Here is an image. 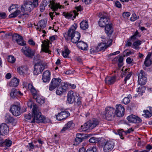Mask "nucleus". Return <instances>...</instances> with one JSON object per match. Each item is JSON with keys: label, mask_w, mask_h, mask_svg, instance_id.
Listing matches in <instances>:
<instances>
[{"label": "nucleus", "mask_w": 152, "mask_h": 152, "mask_svg": "<svg viewBox=\"0 0 152 152\" xmlns=\"http://www.w3.org/2000/svg\"><path fill=\"white\" fill-rule=\"evenodd\" d=\"M32 117L30 114L25 115V121L31 123L36 122L38 123H44L46 121L45 118L41 115V113L37 105H34L32 110Z\"/></svg>", "instance_id": "1"}, {"label": "nucleus", "mask_w": 152, "mask_h": 152, "mask_svg": "<svg viewBox=\"0 0 152 152\" xmlns=\"http://www.w3.org/2000/svg\"><path fill=\"white\" fill-rule=\"evenodd\" d=\"M77 26V24L74 23L69 29L67 32V35L70 38L72 42L74 43H77L80 37V33L75 31Z\"/></svg>", "instance_id": "2"}, {"label": "nucleus", "mask_w": 152, "mask_h": 152, "mask_svg": "<svg viewBox=\"0 0 152 152\" xmlns=\"http://www.w3.org/2000/svg\"><path fill=\"white\" fill-rule=\"evenodd\" d=\"M36 7L32 1L24 0L23 4L21 6L20 9L21 12H24V15H26L28 17L29 16L28 13L31 12Z\"/></svg>", "instance_id": "3"}, {"label": "nucleus", "mask_w": 152, "mask_h": 152, "mask_svg": "<svg viewBox=\"0 0 152 152\" xmlns=\"http://www.w3.org/2000/svg\"><path fill=\"white\" fill-rule=\"evenodd\" d=\"M78 96L77 93H74L72 91H69L67 96V102L71 104L74 102L78 106L80 105L81 104V102L80 98Z\"/></svg>", "instance_id": "4"}, {"label": "nucleus", "mask_w": 152, "mask_h": 152, "mask_svg": "<svg viewBox=\"0 0 152 152\" xmlns=\"http://www.w3.org/2000/svg\"><path fill=\"white\" fill-rule=\"evenodd\" d=\"M99 121L95 118H93L84 124L83 125H82L81 128L83 131H85L88 129H92L98 125Z\"/></svg>", "instance_id": "5"}, {"label": "nucleus", "mask_w": 152, "mask_h": 152, "mask_svg": "<svg viewBox=\"0 0 152 152\" xmlns=\"http://www.w3.org/2000/svg\"><path fill=\"white\" fill-rule=\"evenodd\" d=\"M115 109L114 108L110 107H107L106 108L104 112L105 118L108 121H112L114 118Z\"/></svg>", "instance_id": "6"}, {"label": "nucleus", "mask_w": 152, "mask_h": 152, "mask_svg": "<svg viewBox=\"0 0 152 152\" xmlns=\"http://www.w3.org/2000/svg\"><path fill=\"white\" fill-rule=\"evenodd\" d=\"M110 19L108 15L106 14H104L101 16L99 21V26L101 27H104L109 24Z\"/></svg>", "instance_id": "7"}, {"label": "nucleus", "mask_w": 152, "mask_h": 152, "mask_svg": "<svg viewBox=\"0 0 152 152\" xmlns=\"http://www.w3.org/2000/svg\"><path fill=\"white\" fill-rule=\"evenodd\" d=\"M33 73L35 75L41 73L45 68V65L42 63H37L34 66Z\"/></svg>", "instance_id": "8"}, {"label": "nucleus", "mask_w": 152, "mask_h": 152, "mask_svg": "<svg viewBox=\"0 0 152 152\" xmlns=\"http://www.w3.org/2000/svg\"><path fill=\"white\" fill-rule=\"evenodd\" d=\"M61 81V79L59 78H53L49 86V90L51 91L55 89L59 85Z\"/></svg>", "instance_id": "9"}, {"label": "nucleus", "mask_w": 152, "mask_h": 152, "mask_svg": "<svg viewBox=\"0 0 152 152\" xmlns=\"http://www.w3.org/2000/svg\"><path fill=\"white\" fill-rule=\"evenodd\" d=\"M138 76L139 84L140 85H144L145 84L147 81L146 75L143 70L140 71Z\"/></svg>", "instance_id": "10"}, {"label": "nucleus", "mask_w": 152, "mask_h": 152, "mask_svg": "<svg viewBox=\"0 0 152 152\" xmlns=\"http://www.w3.org/2000/svg\"><path fill=\"white\" fill-rule=\"evenodd\" d=\"M61 86L58 87L56 91V94L58 95H61L65 92L68 88V85L67 83L62 82Z\"/></svg>", "instance_id": "11"}, {"label": "nucleus", "mask_w": 152, "mask_h": 152, "mask_svg": "<svg viewBox=\"0 0 152 152\" xmlns=\"http://www.w3.org/2000/svg\"><path fill=\"white\" fill-rule=\"evenodd\" d=\"M116 109L115 112L116 116L118 117L123 116L125 112L124 107L121 104H119L116 105Z\"/></svg>", "instance_id": "12"}, {"label": "nucleus", "mask_w": 152, "mask_h": 152, "mask_svg": "<svg viewBox=\"0 0 152 152\" xmlns=\"http://www.w3.org/2000/svg\"><path fill=\"white\" fill-rule=\"evenodd\" d=\"M114 146V143L112 141H107L104 145V152H109L111 151L113 148Z\"/></svg>", "instance_id": "13"}, {"label": "nucleus", "mask_w": 152, "mask_h": 152, "mask_svg": "<svg viewBox=\"0 0 152 152\" xmlns=\"http://www.w3.org/2000/svg\"><path fill=\"white\" fill-rule=\"evenodd\" d=\"M20 107L19 105H13L11 106L10 111L12 114L15 116H18L20 114Z\"/></svg>", "instance_id": "14"}, {"label": "nucleus", "mask_w": 152, "mask_h": 152, "mask_svg": "<svg viewBox=\"0 0 152 152\" xmlns=\"http://www.w3.org/2000/svg\"><path fill=\"white\" fill-rule=\"evenodd\" d=\"M42 44L41 45V50L42 51L49 54L51 53L49 48V41L47 40H45L42 42Z\"/></svg>", "instance_id": "15"}, {"label": "nucleus", "mask_w": 152, "mask_h": 152, "mask_svg": "<svg viewBox=\"0 0 152 152\" xmlns=\"http://www.w3.org/2000/svg\"><path fill=\"white\" fill-rule=\"evenodd\" d=\"M23 46L22 49V51L23 53L26 56L32 58L34 55V52L31 50L29 47L26 46V45Z\"/></svg>", "instance_id": "16"}, {"label": "nucleus", "mask_w": 152, "mask_h": 152, "mask_svg": "<svg viewBox=\"0 0 152 152\" xmlns=\"http://www.w3.org/2000/svg\"><path fill=\"white\" fill-rule=\"evenodd\" d=\"M13 39L15 40L18 44L21 46H25L26 43L24 42L22 37L18 34H14L12 36Z\"/></svg>", "instance_id": "17"}, {"label": "nucleus", "mask_w": 152, "mask_h": 152, "mask_svg": "<svg viewBox=\"0 0 152 152\" xmlns=\"http://www.w3.org/2000/svg\"><path fill=\"white\" fill-rule=\"evenodd\" d=\"M8 126L5 123H2L0 125V135H5L7 134L9 131Z\"/></svg>", "instance_id": "18"}, {"label": "nucleus", "mask_w": 152, "mask_h": 152, "mask_svg": "<svg viewBox=\"0 0 152 152\" xmlns=\"http://www.w3.org/2000/svg\"><path fill=\"white\" fill-rule=\"evenodd\" d=\"M70 115V113L68 111H61L58 113L56 116V119L58 121L64 120Z\"/></svg>", "instance_id": "19"}, {"label": "nucleus", "mask_w": 152, "mask_h": 152, "mask_svg": "<svg viewBox=\"0 0 152 152\" xmlns=\"http://www.w3.org/2000/svg\"><path fill=\"white\" fill-rule=\"evenodd\" d=\"M127 119L129 122L134 123H139L142 121V120L140 118L133 115L128 116L127 117Z\"/></svg>", "instance_id": "20"}, {"label": "nucleus", "mask_w": 152, "mask_h": 152, "mask_svg": "<svg viewBox=\"0 0 152 152\" xmlns=\"http://www.w3.org/2000/svg\"><path fill=\"white\" fill-rule=\"evenodd\" d=\"M63 14V15L67 18H75L76 16L78 15V13L75 10H74L69 13L64 12Z\"/></svg>", "instance_id": "21"}, {"label": "nucleus", "mask_w": 152, "mask_h": 152, "mask_svg": "<svg viewBox=\"0 0 152 152\" xmlns=\"http://www.w3.org/2000/svg\"><path fill=\"white\" fill-rule=\"evenodd\" d=\"M50 72L48 70L45 71L43 74L42 80L45 83L48 82L50 79Z\"/></svg>", "instance_id": "22"}, {"label": "nucleus", "mask_w": 152, "mask_h": 152, "mask_svg": "<svg viewBox=\"0 0 152 152\" xmlns=\"http://www.w3.org/2000/svg\"><path fill=\"white\" fill-rule=\"evenodd\" d=\"M102 41L103 42H101L99 43L97 46L98 49L99 50V51L102 50H104L109 46V45H107V43H108V42H106V40L104 38L102 40Z\"/></svg>", "instance_id": "23"}, {"label": "nucleus", "mask_w": 152, "mask_h": 152, "mask_svg": "<svg viewBox=\"0 0 152 152\" xmlns=\"http://www.w3.org/2000/svg\"><path fill=\"white\" fill-rule=\"evenodd\" d=\"M116 77L115 76L106 77L105 80V83L108 85L113 84L116 81Z\"/></svg>", "instance_id": "24"}, {"label": "nucleus", "mask_w": 152, "mask_h": 152, "mask_svg": "<svg viewBox=\"0 0 152 152\" xmlns=\"http://www.w3.org/2000/svg\"><path fill=\"white\" fill-rule=\"evenodd\" d=\"M105 31L108 35L111 34L113 31L112 24L110 23L105 26Z\"/></svg>", "instance_id": "25"}, {"label": "nucleus", "mask_w": 152, "mask_h": 152, "mask_svg": "<svg viewBox=\"0 0 152 152\" xmlns=\"http://www.w3.org/2000/svg\"><path fill=\"white\" fill-rule=\"evenodd\" d=\"M28 88L32 93L34 98H35V96H37V95H38L37 92L33 86L31 84L29 83L28 84Z\"/></svg>", "instance_id": "26"}, {"label": "nucleus", "mask_w": 152, "mask_h": 152, "mask_svg": "<svg viewBox=\"0 0 152 152\" xmlns=\"http://www.w3.org/2000/svg\"><path fill=\"white\" fill-rule=\"evenodd\" d=\"M77 45L79 49L83 50H86L88 47L87 44L82 41L78 42Z\"/></svg>", "instance_id": "27"}, {"label": "nucleus", "mask_w": 152, "mask_h": 152, "mask_svg": "<svg viewBox=\"0 0 152 152\" xmlns=\"http://www.w3.org/2000/svg\"><path fill=\"white\" fill-rule=\"evenodd\" d=\"M74 125L72 121H69L66 124H65L61 131V132H63L69 129L72 127Z\"/></svg>", "instance_id": "28"}, {"label": "nucleus", "mask_w": 152, "mask_h": 152, "mask_svg": "<svg viewBox=\"0 0 152 152\" xmlns=\"http://www.w3.org/2000/svg\"><path fill=\"white\" fill-rule=\"evenodd\" d=\"M54 0L52 1H50V4L51 5V8L53 9L54 11H56L58 8H61V6L59 4L56 3L53 1Z\"/></svg>", "instance_id": "29"}, {"label": "nucleus", "mask_w": 152, "mask_h": 152, "mask_svg": "<svg viewBox=\"0 0 152 152\" xmlns=\"http://www.w3.org/2000/svg\"><path fill=\"white\" fill-rule=\"evenodd\" d=\"M28 70V68L26 66H22L17 69L18 72L20 75H23V74L26 72Z\"/></svg>", "instance_id": "30"}, {"label": "nucleus", "mask_w": 152, "mask_h": 152, "mask_svg": "<svg viewBox=\"0 0 152 152\" xmlns=\"http://www.w3.org/2000/svg\"><path fill=\"white\" fill-rule=\"evenodd\" d=\"M19 83V80L16 78H14L11 80L9 85L10 86L16 87L18 85Z\"/></svg>", "instance_id": "31"}, {"label": "nucleus", "mask_w": 152, "mask_h": 152, "mask_svg": "<svg viewBox=\"0 0 152 152\" xmlns=\"http://www.w3.org/2000/svg\"><path fill=\"white\" fill-rule=\"evenodd\" d=\"M47 21L46 20H43L39 21L37 24V26L39 27L40 29L39 31H40L41 29H43L45 27Z\"/></svg>", "instance_id": "32"}, {"label": "nucleus", "mask_w": 152, "mask_h": 152, "mask_svg": "<svg viewBox=\"0 0 152 152\" xmlns=\"http://www.w3.org/2000/svg\"><path fill=\"white\" fill-rule=\"evenodd\" d=\"M80 28L83 30H86L87 29L88 27V21L86 20H83L80 24Z\"/></svg>", "instance_id": "33"}, {"label": "nucleus", "mask_w": 152, "mask_h": 152, "mask_svg": "<svg viewBox=\"0 0 152 152\" xmlns=\"http://www.w3.org/2000/svg\"><path fill=\"white\" fill-rule=\"evenodd\" d=\"M35 99L37 102L39 103V104H43L45 102V99L43 97H42L39 95H38L37 96H35Z\"/></svg>", "instance_id": "34"}, {"label": "nucleus", "mask_w": 152, "mask_h": 152, "mask_svg": "<svg viewBox=\"0 0 152 152\" xmlns=\"http://www.w3.org/2000/svg\"><path fill=\"white\" fill-rule=\"evenodd\" d=\"M151 55V54H149L147 55L144 62V64L146 66L148 67L150 66L151 64V61L150 59Z\"/></svg>", "instance_id": "35"}, {"label": "nucleus", "mask_w": 152, "mask_h": 152, "mask_svg": "<svg viewBox=\"0 0 152 152\" xmlns=\"http://www.w3.org/2000/svg\"><path fill=\"white\" fill-rule=\"evenodd\" d=\"M6 122L7 123H12L14 121V119L10 114H7L5 116Z\"/></svg>", "instance_id": "36"}, {"label": "nucleus", "mask_w": 152, "mask_h": 152, "mask_svg": "<svg viewBox=\"0 0 152 152\" xmlns=\"http://www.w3.org/2000/svg\"><path fill=\"white\" fill-rule=\"evenodd\" d=\"M144 114L142 115L146 118H149L152 116V110L151 109V112H149L148 110H145L143 111Z\"/></svg>", "instance_id": "37"}, {"label": "nucleus", "mask_w": 152, "mask_h": 152, "mask_svg": "<svg viewBox=\"0 0 152 152\" xmlns=\"http://www.w3.org/2000/svg\"><path fill=\"white\" fill-rule=\"evenodd\" d=\"M142 41L140 40H137L134 42L132 44L133 48L135 49H138L139 47H138L141 44Z\"/></svg>", "instance_id": "38"}, {"label": "nucleus", "mask_w": 152, "mask_h": 152, "mask_svg": "<svg viewBox=\"0 0 152 152\" xmlns=\"http://www.w3.org/2000/svg\"><path fill=\"white\" fill-rule=\"evenodd\" d=\"M10 95L12 98H14L18 96L17 90L15 88H13L11 91Z\"/></svg>", "instance_id": "39"}, {"label": "nucleus", "mask_w": 152, "mask_h": 152, "mask_svg": "<svg viewBox=\"0 0 152 152\" xmlns=\"http://www.w3.org/2000/svg\"><path fill=\"white\" fill-rule=\"evenodd\" d=\"M140 37V35L139 34L137 31H136L134 34L130 38V39L133 42L137 39V37Z\"/></svg>", "instance_id": "40"}, {"label": "nucleus", "mask_w": 152, "mask_h": 152, "mask_svg": "<svg viewBox=\"0 0 152 152\" xmlns=\"http://www.w3.org/2000/svg\"><path fill=\"white\" fill-rule=\"evenodd\" d=\"M90 51L91 53L94 54L99 51V50L98 49L97 46H92L90 49Z\"/></svg>", "instance_id": "41"}, {"label": "nucleus", "mask_w": 152, "mask_h": 152, "mask_svg": "<svg viewBox=\"0 0 152 152\" xmlns=\"http://www.w3.org/2000/svg\"><path fill=\"white\" fill-rule=\"evenodd\" d=\"M20 13V11L19 10H17L15 12L12 13L9 15V18H15Z\"/></svg>", "instance_id": "42"}, {"label": "nucleus", "mask_w": 152, "mask_h": 152, "mask_svg": "<svg viewBox=\"0 0 152 152\" xmlns=\"http://www.w3.org/2000/svg\"><path fill=\"white\" fill-rule=\"evenodd\" d=\"M142 85H141L139 87L137 88V91L139 93V94H140L141 95H142V94L145 92V88L144 86H142Z\"/></svg>", "instance_id": "43"}, {"label": "nucleus", "mask_w": 152, "mask_h": 152, "mask_svg": "<svg viewBox=\"0 0 152 152\" xmlns=\"http://www.w3.org/2000/svg\"><path fill=\"white\" fill-rule=\"evenodd\" d=\"M46 2H47L46 1ZM47 4V2H45V1H43V2L40 5V10L41 12H43L45 10V7L46 6Z\"/></svg>", "instance_id": "44"}, {"label": "nucleus", "mask_w": 152, "mask_h": 152, "mask_svg": "<svg viewBox=\"0 0 152 152\" xmlns=\"http://www.w3.org/2000/svg\"><path fill=\"white\" fill-rule=\"evenodd\" d=\"M69 53V50L68 48L65 49L62 52V55L64 58H66Z\"/></svg>", "instance_id": "45"}, {"label": "nucleus", "mask_w": 152, "mask_h": 152, "mask_svg": "<svg viewBox=\"0 0 152 152\" xmlns=\"http://www.w3.org/2000/svg\"><path fill=\"white\" fill-rule=\"evenodd\" d=\"M7 59L9 62L11 63H14L15 62L16 60V59L13 56L11 55H10L8 56Z\"/></svg>", "instance_id": "46"}, {"label": "nucleus", "mask_w": 152, "mask_h": 152, "mask_svg": "<svg viewBox=\"0 0 152 152\" xmlns=\"http://www.w3.org/2000/svg\"><path fill=\"white\" fill-rule=\"evenodd\" d=\"M83 139L82 138H76L74 142V145H77L81 142Z\"/></svg>", "instance_id": "47"}, {"label": "nucleus", "mask_w": 152, "mask_h": 152, "mask_svg": "<svg viewBox=\"0 0 152 152\" xmlns=\"http://www.w3.org/2000/svg\"><path fill=\"white\" fill-rule=\"evenodd\" d=\"M131 98L129 97H125L123 100V102L125 104H128L130 101Z\"/></svg>", "instance_id": "48"}, {"label": "nucleus", "mask_w": 152, "mask_h": 152, "mask_svg": "<svg viewBox=\"0 0 152 152\" xmlns=\"http://www.w3.org/2000/svg\"><path fill=\"white\" fill-rule=\"evenodd\" d=\"M139 18V16H137L135 13L133 14L132 16L130 18V20L132 21H134Z\"/></svg>", "instance_id": "49"}, {"label": "nucleus", "mask_w": 152, "mask_h": 152, "mask_svg": "<svg viewBox=\"0 0 152 152\" xmlns=\"http://www.w3.org/2000/svg\"><path fill=\"white\" fill-rule=\"evenodd\" d=\"M96 151V148L93 146L87 149L86 152H95Z\"/></svg>", "instance_id": "50"}, {"label": "nucleus", "mask_w": 152, "mask_h": 152, "mask_svg": "<svg viewBox=\"0 0 152 152\" xmlns=\"http://www.w3.org/2000/svg\"><path fill=\"white\" fill-rule=\"evenodd\" d=\"M4 143L6 146L10 147L11 145L12 144V141L10 140L7 139L5 140V141L4 142Z\"/></svg>", "instance_id": "51"}, {"label": "nucleus", "mask_w": 152, "mask_h": 152, "mask_svg": "<svg viewBox=\"0 0 152 152\" xmlns=\"http://www.w3.org/2000/svg\"><path fill=\"white\" fill-rule=\"evenodd\" d=\"M89 142L91 143H95L98 142V140L97 138L93 137L89 140Z\"/></svg>", "instance_id": "52"}, {"label": "nucleus", "mask_w": 152, "mask_h": 152, "mask_svg": "<svg viewBox=\"0 0 152 152\" xmlns=\"http://www.w3.org/2000/svg\"><path fill=\"white\" fill-rule=\"evenodd\" d=\"M132 72H129L126 76V77L124 80V82L125 83H126V81L127 80H129L131 76L132 75Z\"/></svg>", "instance_id": "53"}, {"label": "nucleus", "mask_w": 152, "mask_h": 152, "mask_svg": "<svg viewBox=\"0 0 152 152\" xmlns=\"http://www.w3.org/2000/svg\"><path fill=\"white\" fill-rule=\"evenodd\" d=\"M27 105L28 107H29L30 108H32V105L34 106V105H36L35 104H34V103H33V102L31 100H29L27 102Z\"/></svg>", "instance_id": "54"}, {"label": "nucleus", "mask_w": 152, "mask_h": 152, "mask_svg": "<svg viewBox=\"0 0 152 152\" xmlns=\"http://www.w3.org/2000/svg\"><path fill=\"white\" fill-rule=\"evenodd\" d=\"M131 40L130 39H129L127 40V41L126 42V43L125 44L126 46L129 47L131 46L132 45V42L131 41Z\"/></svg>", "instance_id": "55"}, {"label": "nucleus", "mask_w": 152, "mask_h": 152, "mask_svg": "<svg viewBox=\"0 0 152 152\" xmlns=\"http://www.w3.org/2000/svg\"><path fill=\"white\" fill-rule=\"evenodd\" d=\"M6 17V14L4 12H0V19H4Z\"/></svg>", "instance_id": "56"}, {"label": "nucleus", "mask_w": 152, "mask_h": 152, "mask_svg": "<svg viewBox=\"0 0 152 152\" xmlns=\"http://www.w3.org/2000/svg\"><path fill=\"white\" fill-rule=\"evenodd\" d=\"M133 61V59L130 57L127 58L126 59V62L128 64H130L132 63Z\"/></svg>", "instance_id": "57"}, {"label": "nucleus", "mask_w": 152, "mask_h": 152, "mask_svg": "<svg viewBox=\"0 0 152 152\" xmlns=\"http://www.w3.org/2000/svg\"><path fill=\"white\" fill-rule=\"evenodd\" d=\"M130 15V12H125L123 13V16L124 18L129 17Z\"/></svg>", "instance_id": "58"}, {"label": "nucleus", "mask_w": 152, "mask_h": 152, "mask_svg": "<svg viewBox=\"0 0 152 152\" xmlns=\"http://www.w3.org/2000/svg\"><path fill=\"white\" fill-rule=\"evenodd\" d=\"M28 42L29 44L31 45H35V42L32 39H30L28 41Z\"/></svg>", "instance_id": "59"}, {"label": "nucleus", "mask_w": 152, "mask_h": 152, "mask_svg": "<svg viewBox=\"0 0 152 152\" xmlns=\"http://www.w3.org/2000/svg\"><path fill=\"white\" fill-rule=\"evenodd\" d=\"M116 6L119 8H120L121 7V4L119 1H117L115 3Z\"/></svg>", "instance_id": "60"}, {"label": "nucleus", "mask_w": 152, "mask_h": 152, "mask_svg": "<svg viewBox=\"0 0 152 152\" xmlns=\"http://www.w3.org/2000/svg\"><path fill=\"white\" fill-rule=\"evenodd\" d=\"M91 0H82L83 2L85 3V4H88L91 3Z\"/></svg>", "instance_id": "61"}, {"label": "nucleus", "mask_w": 152, "mask_h": 152, "mask_svg": "<svg viewBox=\"0 0 152 152\" xmlns=\"http://www.w3.org/2000/svg\"><path fill=\"white\" fill-rule=\"evenodd\" d=\"M146 149L148 150V152L152 149V146L150 145H148L146 146Z\"/></svg>", "instance_id": "62"}, {"label": "nucleus", "mask_w": 152, "mask_h": 152, "mask_svg": "<svg viewBox=\"0 0 152 152\" xmlns=\"http://www.w3.org/2000/svg\"><path fill=\"white\" fill-rule=\"evenodd\" d=\"M123 61V58L122 56L119 57L118 60V61L120 64L122 63Z\"/></svg>", "instance_id": "63"}, {"label": "nucleus", "mask_w": 152, "mask_h": 152, "mask_svg": "<svg viewBox=\"0 0 152 152\" xmlns=\"http://www.w3.org/2000/svg\"><path fill=\"white\" fill-rule=\"evenodd\" d=\"M86 149L84 147L80 148L79 150V152H86Z\"/></svg>", "instance_id": "64"}]
</instances>
